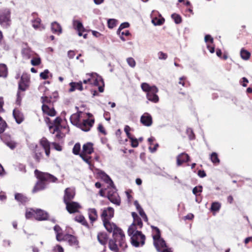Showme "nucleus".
<instances>
[{
  "mask_svg": "<svg viewBox=\"0 0 252 252\" xmlns=\"http://www.w3.org/2000/svg\"><path fill=\"white\" fill-rule=\"evenodd\" d=\"M171 17L174 20V22L176 24H180L182 22V19L181 16L178 14H176V13L172 14L171 15Z\"/></svg>",
  "mask_w": 252,
  "mask_h": 252,
  "instance_id": "42",
  "label": "nucleus"
},
{
  "mask_svg": "<svg viewBox=\"0 0 252 252\" xmlns=\"http://www.w3.org/2000/svg\"><path fill=\"white\" fill-rule=\"evenodd\" d=\"M62 121V119L58 117H57L54 120V126H61V123Z\"/></svg>",
  "mask_w": 252,
  "mask_h": 252,
  "instance_id": "60",
  "label": "nucleus"
},
{
  "mask_svg": "<svg viewBox=\"0 0 252 252\" xmlns=\"http://www.w3.org/2000/svg\"><path fill=\"white\" fill-rule=\"evenodd\" d=\"M41 147L44 150V152L47 157L50 155V143L46 138L43 137L40 141Z\"/></svg>",
  "mask_w": 252,
  "mask_h": 252,
  "instance_id": "16",
  "label": "nucleus"
},
{
  "mask_svg": "<svg viewBox=\"0 0 252 252\" xmlns=\"http://www.w3.org/2000/svg\"><path fill=\"white\" fill-rule=\"evenodd\" d=\"M107 198L113 203L120 205L121 203V199L117 192H113V194L110 193H107Z\"/></svg>",
  "mask_w": 252,
  "mask_h": 252,
  "instance_id": "22",
  "label": "nucleus"
},
{
  "mask_svg": "<svg viewBox=\"0 0 252 252\" xmlns=\"http://www.w3.org/2000/svg\"><path fill=\"white\" fill-rule=\"evenodd\" d=\"M113 192H117L116 188L114 186L110 187H107V194L110 193L111 194H113Z\"/></svg>",
  "mask_w": 252,
  "mask_h": 252,
  "instance_id": "56",
  "label": "nucleus"
},
{
  "mask_svg": "<svg viewBox=\"0 0 252 252\" xmlns=\"http://www.w3.org/2000/svg\"><path fill=\"white\" fill-rule=\"evenodd\" d=\"M52 145L53 146L54 149L57 151H61L62 150V146L56 142H53L52 143Z\"/></svg>",
  "mask_w": 252,
  "mask_h": 252,
  "instance_id": "59",
  "label": "nucleus"
},
{
  "mask_svg": "<svg viewBox=\"0 0 252 252\" xmlns=\"http://www.w3.org/2000/svg\"><path fill=\"white\" fill-rule=\"evenodd\" d=\"M158 92V89L157 87V90H155V91H151L146 94L147 98L152 102L158 103L159 101V97L157 94Z\"/></svg>",
  "mask_w": 252,
  "mask_h": 252,
  "instance_id": "17",
  "label": "nucleus"
},
{
  "mask_svg": "<svg viewBox=\"0 0 252 252\" xmlns=\"http://www.w3.org/2000/svg\"><path fill=\"white\" fill-rule=\"evenodd\" d=\"M0 44L2 46L3 48L5 50H8L10 49L9 45L6 43L5 41L2 40Z\"/></svg>",
  "mask_w": 252,
  "mask_h": 252,
  "instance_id": "61",
  "label": "nucleus"
},
{
  "mask_svg": "<svg viewBox=\"0 0 252 252\" xmlns=\"http://www.w3.org/2000/svg\"><path fill=\"white\" fill-rule=\"evenodd\" d=\"M80 156L85 162L89 165L90 167L92 166L91 160V157L90 156H89V155H86L84 153H81L80 154Z\"/></svg>",
  "mask_w": 252,
  "mask_h": 252,
  "instance_id": "39",
  "label": "nucleus"
},
{
  "mask_svg": "<svg viewBox=\"0 0 252 252\" xmlns=\"http://www.w3.org/2000/svg\"><path fill=\"white\" fill-rule=\"evenodd\" d=\"M54 231H55L56 234H59L60 233H61L62 232V228H61V227L58 225H56L54 227Z\"/></svg>",
  "mask_w": 252,
  "mask_h": 252,
  "instance_id": "64",
  "label": "nucleus"
},
{
  "mask_svg": "<svg viewBox=\"0 0 252 252\" xmlns=\"http://www.w3.org/2000/svg\"><path fill=\"white\" fill-rule=\"evenodd\" d=\"M126 62L128 65L131 67H134L136 65V62L134 59L131 57L128 58L126 59Z\"/></svg>",
  "mask_w": 252,
  "mask_h": 252,
  "instance_id": "52",
  "label": "nucleus"
},
{
  "mask_svg": "<svg viewBox=\"0 0 252 252\" xmlns=\"http://www.w3.org/2000/svg\"><path fill=\"white\" fill-rule=\"evenodd\" d=\"M66 205V209L70 214L75 213L78 212L81 208V205L77 202L68 201L64 203Z\"/></svg>",
  "mask_w": 252,
  "mask_h": 252,
  "instance_id": "10",
  "label": "nucleus"
},
{
  "mask_svg": "<svg viewBox=\"0 0 252 252\" xmlns=\"http://www.w3.org/2000/svg\"><path fill=\"white\" fill-rule=\"evenodd\" d=\"M74 220L76 221L81 223L82 225L85 226H88V223L85 219V217L82 215H77Z\"/></svg>",
  "mask_w": 252,
  "mask_h": 252,
  "instance_id": "36",
  "label": "nucleus"
},
{
  "mask_svg": "<svg viewBox=\"0 0 252 252\" xmlns=\"http://www.w3.org/2000/svg\"><path fill=\"white\" fill-rule=\"evenodd\" d=\"M178 83L183 87H187L189 85V82L187 80V77L185 76L180 77Z\"/></svg>",
  "mask_w": 252,
  "mask_h": 252,
  "instance_id": "46",
  "label": "nucleus"
},
{
  "mask_svg": "<svg viewBox=\"0 0 252 252\" xmlns=\"http://www.w3.org/2000/svg\"><path fill=\"white\" fill-rule=\"evenodd\" d=\"M100 177L106 183L108 184L107 187H110L114 186V183L112 180L111 179L110 177L107 175L104 172H101L99 173Z\"/></svg>",
  "mask_w": 252,
  "mask_h": 252,
  "instance_id": "29",
  "label": "nucleus"
},
{
  "mask_svg": "<svg viewBox=\"0 0 252 252\" xmlns=\"http://www.w3.org/2000/svg\"><path fill=\"white\" fill-rule=\"evenodd\" d=\"M32 16L34 18H35L34 20H32V27L35 29H37L40 27L41 23V19L39 18L36 17L37 14L35 13H33Z\"/></svg>",
  "mask_w": 252,
  "mask_h": 252,
  "instance_id": "35",
  "label": "nucleus"
},
{
  "mask_svg": "<svg viewBox=\"0 0 252 252\" xmlns=\"http://www.w3.org/2000/svg\"><path fill=\"white\" fill-rule=\"evenodd\" d=\"M205 41L206 42L210 41L211 43H213L214 42V39L210 35L208 34L205 36Z\"/></svg>",
  "mask_w": 252,
  "mask_h": 252,
  "instance_id": "62",
  "label": "nucleus"
},
{
  "mask_svg": "<svg viewBox=\"0 0 252 252\" xmlns=\"http://www.w3.org/2000/svg\"><path fill=\"white\" fill-rule=\"evenodd\" d=\"M64 241L68 242V244L70 246H77L79 244V242L77 239V238L70 234H65L64 235Z\"/></svg>",
  "mask_w": 252,
  "mask_h": 252,
  "instance_id": "21",
  "label": "nucleus"
},
{
  "mask_svg": "<svg viewBox=\"0 0 252 252\" xmlns=\"http://www.w3.org/2000/svg\"><path fill=\"white\" fill-rule=\"evenodd\" d=\"M30 77L27 74H23L18 83V91L17 94V101L21 100L20 92H24L28 89L30 86Z\"/></svg>",
  "mask_w": 252,
  "mask_h": 252,
  "instance_id": "6",
  "label": "nucleus"
},
{
  "mask_svg": "<svg viewBox=\"0 0 252 252\" xmlns=\"http://www.w3.org/2000/svg\"><path fill=\"white\" fill-rule=\"evenodd\" d=\"M80 151V144H79V143L75 144L73 148V150H72L73 153L76 155H79Z\"/></svg>",
  "mask_w": 252,
  "mask_h": 252,
  "instance_id": "51",
  "label": "nucleus"
},
{
  "mask_svg": "<svg viewBox=\"0 0 252 252\" xmlns=\"http://www.w3.org/2000/svg\"><path fill=\"white\" fill-rule=\"evenodd\" d=\"M133 226H130L128 234L130 237L131 243L135 247H142L145 244L146 237L141 231L134 230Z\"/></svg>",
  "mask_w": 252,
  "mask_h": 252,
  "instance_id": "3",
  "label": "nucleus"
},
{
  "mask_svg": "<svg viewBox=\"0 0 252 252\" xmlns=\"http://www.w3.org/2000/svg\"><path fill=\"white\" fill-rule=\"evenodd\" d=\"M15 199L21 203H25L29 201V199L23 194L21 193H16L15 195Z\"/></svg>",
  "mask_w": 252,
  "mask_h": 252,
  "instance_id": "33",
  "label": "nucleus"
},
{
  "mask_svg": "<svg viewBox=\"0 0 252 252\" xmlns=\"http://www.w3.org/2000/svg\"><path fill=\"white\" fill-rule=\"evenodd\" d=\"M189 160V156L185 153H182L177 157V165L179 166Z\"/></svg>",
  "mask_w": 252,
  "mask_h": 252,
  "instance_id": "19",
  "label": "nucleus"
},
{
  "mask_svg": "<svg viewBox=\"0 0 252 252\" xmlns=\"http://www.w3.org/2000/svg\"><path fill=\"white\" fill-rule=\"evenodd\" d=\"M41 109L43 113L46 114L49 116L54 117L56 115L57 112L55 110L54 105L50 106L42 105Z\"/></svg>",
  "mask_w": 252,
  "mask_h": 252,
  "instance_id": "15",
  "label": "nucleus"
},
{
  "mask_svg": "<svg viewBox=\"0 0 252 252\" xmlns=\"http://www.w3.org/2000/svg\"><path fill=\"white\" fill-rule=\"evenodd\" d=\"M164 21L163 18H158L156 17L152 20V23L156 26H160L164 23Z\"/></svg>",
  "mask_w": 252,
  "mask_h": 252,
  "instance_id": "43",
  "label": "nucleus"
},
{
  "mask_svg": "<svg viewBox=\"0 0 252 252\" xmlns=\"http://www.w3.org/2000/svg\"><path fill=\"white\" fill-rule=\"evenodd\" d=\"M75 196V188L70 187L66 188L64 191L63 202L72 201Z\"/></svg>",
  "mask_w": 252,
  "mask_h": 252,
  "instance_id": "11",
  "label": "nucleus"
},
{
  "mask_svg": "<svg viewBox=\"0 0 252 252\" xmlns=\"http://www.w3.org/2000/svg\"><path fill=\"white\" fill-rule=\"evenodd\" d=\"M141 87L142 90L144 92L146 93V94L151 91L154 92L155 91V90H157V87L156 86H151L147 83H142L141 85Z\"/></svg>",
  "mask_w": 252,
  "mask_h": 252,
  "instance_id": "31",
  "label": "nucleus"
},
{
  "mask_svg": "<svg viewBox=\"0 0 252 252\" xmlns=\"http://www.w3.org/2000/svg\"><path fill=\"white\" fill-rule=\"evenodd\" d=\"M48 214L43 210L36 209L34 214V219L37 220L42 221L47 220Z\"/></svg>",
  "mask_w": 252,
  "mask_h": 252,
  "instance_id": "12",
  "label": "nucleus"
},
{
  "mask_svg": "<svg viewBox=\"0 0 252 252\" xmlns=\"http://www.w3.org/2000/svg\"><path fill=\"white\" fill-rule=\"evenodd\" d=\"M63 127H49V131L51 133L55 134V137L57 139H60L64 136L63 133L62 132L60 128ZM65 128L66 127H63Z\"/></svg>",
  "mask_w": 252,
  "mask_h": 252,
  "instance_id": "18",
  "label": "nucleus"
},
{
  "mask_svg": "<svg viewBox=\"0 0 252 252\" xmlns=\"http://www.w3.org/2000/svg\"><path fill=\"white\" fill-rule=\"evenodd\" d=\"M11 11L9 9L5 8L0 10V24L4 28H8L11 20L10 19Z\"/></svg>",
  "mask_w": 252,
  "mask_h": 252,
  "instance_id": "7",
  "label": "nucleus"
},
{
  "mask_svg": "<svg viewBox=\"0 0 252 252\" xmlns=\"http://www.w3.org/2000/svg\"><path fill=\"white\" fill-rule=\"evenodd\" d=\"M117 20L114 19H110L108 20L107 24L108 27L110 29H113L116 26Z\"/></svg>",
  "mask_w": 252,
  "mask_h": 252,
  "instance_id": "49",
  "label": "nucleus"
},
{
  "mask_svg": "<svg viewBox=\"0 0 252 252\" xmlns=\"http://www.w3.org/2000/svg\"><path fill=\"white\" fill-rule=\"evenodd\" d=\"M129 27V24L127 22H125L121 24L117 31V33L120 34L121 31L125 28H127Z\"/></svg>",
  "mask_w": 252,
  "mask_h": 252,
  "instance_id": "50",
  "label": "nucleus"
},
{
  "mask_svg": "<svg viewBox=\"0 0 252 252\" xmlns=\"http://www.w3.org/2000/svg\"><path fill=\"white\" fill-rule=\"evenodd\" d=\"M35 212V209L32 208L27 209L26 210L25 217L27 219H30L33 217L34 218V214Z\"/></svg>",
  "mask_w": 252,
  "mask_h": 252,
  "instance_id": "38",
  "label": "nucleus"
},
{
  "mask_svg": "<svg viewBox=\"0 0 252 252\" xmlns=\"http://www.w3.org/2000/svg\"><path fill=\"white\" fill-rule=\"evenodd\" d=\"M1 139L5 143V144L8 146L11 149H14L17 144L16 143L11 140H9V137L6 135H2L0 136Z\"/></svg>",
  "mask_w": 252,
  "mask_h": 252,
  "instance_id": "24",
  "label": "nucleus"
},
{
  "mask_svg": "<svg viewBox=\"0 0 252 252\" xmlns=\"http://www.w3.org/2000/svg\"><path fill=\"white\" fill-rule=\"evenodd\" d=\"M154 228L156 230V233L153 236L154 244L157 251L159 252H172L171 249L167 248L165 242L160 238L159 229L156 227Z\"/></svg>",
  "mask_w": 252,
  "mask_h": 252,
  "instance_id": "5",
  "label": "nucleus"
},
{
  "mask_svg": "<svg viewBox=\"0 0 252 252\" xmlns=\"http://www.w3.org/2000/svg\"><path fill=\"white\" fill-rule=\"evenodd\" d=\"M103 223L109 232H113V239H110L109 242V249L115 252H118L119 249L124 250L127 247V245L123 231L110 220Z\"/></svg>",
  "mask_w": 252,
  "mask_h": 252,
  "instance_id": "1",
  "label": "nucleus"
},
{
  "mask_svg": "<svg viewBox=\"0 0 252 252\" xmlns=\"http://www.w3.org/2000/svg\"><path fill=\"white\" fill-rule=\"evenodd\" d=\"M70 88L69 90V92H74L76 89L80 91L83 90L84 88L82 85V82L80 81L79 82H72L69 83Z\"/></svg>",
  "mask_w": 252,
  "mask_h": 252,
  "instance_id": "25",
  "label": "nucleus"
},
{
  "mask_svg": "<svg viewBox=\"0 0 252 252\" xmlns=\"http://www.w3.org/2000/svg\"><path fill=\"white\" fill-rule=\"evenodd\" d=\"M242 58L244 60H248L251 56V53L246 50L242 49L240 52Z\"/></svg>",
  "mask_w": 252,
  "mask_h": 252,
  "instance_id": "40",
  "label": "nucleus"
},
{
  "mask_svg": "<svg viewBox=\"0 0 252 252\" xmlns=\"http://www.w3.org/2000/svg\"><path fill=\"white\" fill-rule=\"evenodd\" d=\"M141 123L145 126H150L152 124V116L148 113H144L140 119Z\"/></svg>",
  "mask_w": 252,
  "mask_h": 252,
  "instance_id": "20",
  "label": "nucleus"
},
{
  "mask_svg": "<svg viewBox=\"0 0 252 252\" xmlns=\"http://www.w3.org/2000/svg\"><path fill=\"white\" fill-rule=\"evenodd\" d=\"M108 237L107 234L105 232H100L97 234V239L99 242L104 245L106 244L108 241Z\"/></svg>",
  "mask_w": 252,
  "mask_h": 252,
  "instance_id": "30",
  "label": "nucleus"
},
{
  "mask_svg": "<svg viewBox=\"0 0 252 252\" xmlns=\"http://www.w3.org/2000/svg\"><path fill=\"white\" fill-rule=\"evenodd\" d=\"M132 216L133 218V222L130 226H133L134 230H138V229H141L143 226V223L141 219L135 213L133 212Z\"/></svg>",
  "mask_w": 252,
  "mask_h": 252,
  "instance_id": "13",
  "label": "nucleus"
},
{
  "mask_svg": "<svg viewBox=\"0 0 252 252\" xmlns=\"http://www.w3.org/2000/svg\"><path fill=\"white\" fill-rule=\"evenodd\" d=\"M91 76V84L90 85H92L95 86H98L100 85V83L102 84V86H99L98 87V91L100 93H102L104 91V83L102 79L101 78H95L93 77V74H89Z\"/></svg>",
  "mask_w": 252,
  "mask_h": 252,
  "instance_id": "14",
  "label": "nucleus"
},
{
  "mask_svg": "<svg viewBox=\"0 0 252 252\" xmlns=\"http://www.w3.org/2000/svg\"><path fill=\"white\" fill-rule=\"evenodd\" d=\"M41 63L40 58H34L31 60V64L33 66L38 65Z\"/></svg>",
  "mask_w": 252,
  "mask_h": 252,
  "instance_id": "53",
  "label": "nucleus"
},
{
  "mask_svg": "<svg viewBox=\"0 0 252 252\" xmlns=\"http://www.w3.org/2000/svg\"><path fill=\"white\" fill-rule=\"evenodd\" d=\"M82 114L83 113L80 111L72 114L70 118L71 124L75 126H93L94 122L93 115L90 113L87 114L88 118L83 119L81 122L80 115Z\"/></svg>",
  "mask_w": 252,
  "mask_h": 252,
  "instance_id": "4",
  "label": "nucleus"
},
{
  "mask_svg": "<svg viewBox=\"0 0 252 252\" xmlns=\"http://www.w3.org/2000/svg\"><path fill=\"white\" fill-rule=\"evenodd\" d=\"M51 30L54 33L60 34L62 32V28L57 22H54L51 24Z\"/></svg>",
  "mask_w": 252,
  "mask_h": 252,
  "instance_id": "28",
  "label": "nucleus"
},
{
  "mask_svg": "<svg viewBox=\"0 0 252 252\" xmlns=\"http://www.w3.org/2000/svg\"><path fill=\"white\" fill-rule=\"evenodd\" d=\"M158 59L160 60H166L167 58V54L161 51L158 53Z\"/></svg>",
  "mask_w": 252,
  "mask_h": 252,
  "instance_id": "57",
  "label": "nucleus"
},
{
  "mask_svg": "<svg viewBox=\"0 0 252 252\" xmlns=\"http://www.w3.org/2000/svg\"><path fill=\"white\" fill-rule=\"evenodd\" d=\"M210 159L212 162L216 164H218L220 163V159L218 158V155L216 153H213L211 155Z\"/></svg>",
  "mask_w": 252,
  "mask_h": 252,
  "instance_id": "45",
  "label": "nucleus"
},
{
  "mask_svg": "<svg viewBox=\"0 0 252 252\" xmlns=\"http://www.w3.org/2000/svg\"><path fill=\"white\" fill-rule=\"evenodd\" d=\"M56 239H57V241H63V240L64 241V235L63 236V234L62 232L60 233L59 234H56Z\"/></svg>",
  "mask_w": 252,
  "mask_h": 252,
  "instance_id": "63",
  "label": "nucleus"
},
{
  "mask_svg": "<svg viewBox=\"0 0 252 252\" xmlns=\"http://www.w3.org/2000/svg\"><path fill=\"white\" fill-rule=\"evenodd\" d=\"M138 212H139V213L140 215L143 219L144 221H148V218H147L146 214L145 213L144 211H143V210L142 209L139 210Z\"/></svg>",
  "mask_w": 252,
  "mask_h": 252,
  "instance_id": "58",
  "label": "nucleus"
},
{
  "mask_svg": "<svg viewBox=\"0 0 252 252\" xmlns=\"http://www.w3.org/2000/svg\"><path fill=\"white\" fill-rule=\"evenodd\" d=\"M8 74V70L6 65L5 64H0V76L5 78Z\"/></svg>",
  "mask_w": 252,
  "mask_h": 252,
  "instance_id": "37",
  "label": "nucleus"
},
{
  "mask_svg": "<svg viewBox=\"0 0 252 252\" xmlns=\"http://www.w3.org/2000/svg\"><path fill=\"white\" fill-rule=\"evenodd\" d=\"M186 133L190 140H193L195 138V135L191 128L188 127L186 129Z\"/></svg>",
  "mask_w": 252,
  "mask_h": 252,
  "instance_id": "47",
  "label": "nucleus"
},
{
  "mask_svg": "<svg viewBox=\"0 0 252 252\" xmlns=\"http://www.w3.org/2000/svg\"><path fill=\"white\" fill-rule=\"evenodd\" d=\"M88 214L89 220L91 223L95 221L98 218L97 212L94 208H89L88 209Z\"/></svg>",
  "mask_w": 252,
  "mask_h": 252,
  "instance_id": "23",
  "label": "nucleus"
},
{
  "mask_svg": "<svg viewBox=\"0 0 252 252\" xmlns=\"http://www.w3.org/2000/svg\"><path fill=\"white\" fill-rule=\"evenodd\" d=\"M34 174L38 181L36 183L33 189L32 192L35 193L42 190L47 187L49 183H55L58 181V179L52 174L46 172H42L36 169L34 171Z\"/></svg>",
  "mask_w": 252,
  "mask_h": 252,
  "instance_id": "2",
  "label": "nucleus"
},
{
  "mask_svg": "<svg viewBox=\"0 0 252 252\" xmlns=\"http://www.w3.org/2000/svg\"><path fill=\"white\" fill-rule=\"evenodd\" d=\"M221 207V205L218 202H215L212 203L211 210L212 212H218L220 210Z\"/></svg>",
  "mask_w": 252,
  "mask_h": 252,
  "instance_id": "44",
  "label": "nucleus"
},
{
  "mask_svg": "<svg viewBox=\"0 0 252 252\" xmlns=\"http://www.w3.org/2000/svg\"><path fill=\"white\" fill-rule=\"evenodd\" d=\"M130 130V127H125V131L128 137L131 139V146L133 147H137L138 145V142L136 139H133L130 137L129 131Z\"/></svg>",
  "mask_w": 252,
  "mask_h": 252,
  "instance_id": "32",
  "label": "nucleus"
},
{
  "mask_svg": "<svg viewBox=\"0 0 252 252\" xmlns=\"http://www.w3.org/2000/svg\"><path fill=\"white\" fill-rule=\"evenodd\" d=\"M94 152L93 144L92 143H87L83 146V151L81 153L86 155H91Z\"/></svg>",
  "mask_w": 252,
  "mask_h": 252,
  "instance_id": "27",
  "label": "nucleus"
},
{
  "mask_svg": "<svg viewBox=\"0 0 252 252\" xmlns=\"http://www.w3.org/2000/svg\"><path fill=\"white\" fill-rule=\"evenodd\" d=\"M49 71L48 69H45L43 72L40 73V77L43 79H47L48 78V74Z\"/></svg>",
  "mask_w": 252,
  "mask_h": 252,
  "instance_id": "55",
  "label": "nucleus"
},
{
  "mask_svg": "<svg viewBox=\"0 0 252 252\" xmlns=\"http://www.w3.org/2000/svg\"><path fill=\"white\" fill-rule=\"evenodd\" d=\"M73 27L77 31L84 30L82 23L78 20L73 21Z\"/></svg>",
  "mask_w": 252,
  "mask_h": 252,
  "instance_id": "41",
  "label": "nucleus"
},
{
  "mask_svg": "<svg viewBox=\"0 0 252 252\" xmlns=\"http://www.w3.org/2000/svg\"><path fill=\"white\" fill-rule=\"evenodd\" d=\"M202 186H196V187H194L192 190L193 193L194 195H195L196 196H199L200 193L201 192H202Z\"/></svg>",
  "mask_w": 252,
  "mask_h": 252,
  "instance_id": "48",
  "label": "nucleus"
},
{
  "mask_svg": "<svg viewBox=\"0 0 252 252\" xmlns=\"http://www.w3.org/2000/svg\"><path fill=\"white\" fill-rule=\"evenodd\" d=\"M30 148L33 151L32 154V157L36 162H39L43 158V153L44 150L41 147L32 144L30 146Z\"/></svg>",
  "mask_w": 252,
  "mask_h": 252,
  "instance_id": "8",
  "label": "nucleus"
},
{
  "mask_svg": "<svg viewBox=\"0 0 252 252\" xmlns=\"http://www.w3.org/2000/svg\"><path fill=\"white\" fill-rule=\"evenodd\" d=\"M41 102L42 103V105H54V102L52 101V97H48L47 96H43L41 97Z\"/></svg>",
  "mask_w": 252,
  "mask_h": 252,
  "instance_id": "34",
  "label": "nucleus"
},
{
  "mask_svg": "<svg viewBox=\"0 0 252 252\" xmlns=\"http://www.w3.org/2000/svg\"><path fill=\"white\" fill-rule=\"evenodd\" d=\"M130 34V33L129 31L125 30V31H123V32L121 31L120 34H119V35H120V37L121 39L123 41H126V39L124 38V35H125V36H129Z\"/></svg>",
  "mask_w": 252,
  "mask_h": 252,
  "instance_id": "54",
  "label": "nucleus"
},
{
  "mask_svg": "<svg viewBox=\"0 0 252 252\" xmlns=\"http://www.w3.org/2000/svg\"><path fill=\"white\" fill-rule=\"evenodd\" d=\"M13 115L17 124H20L24 121V116L19 110L14 109Z\"/></svg>",
  "mask_w": 252,
  "mask_h": 252,
  "instance_id": "26",
  "label": "nucleus"
},
{
  "mask_svg": "<svg viewBox=\"0 0 252 252\" xmlns=\"http://www.w3.org/2000/svg\"><path fill=\"white\" fill-rule=\"evenodd\" d=\"M114 210L113 208L108 207L101 209L100 217L103 222L110 220L113 217Z\"/></svg>",
  "mask_w": 252,
  "mask_h": 252,
  "instance_id": "9",
  "label": "nucleus"
}]
</instances>
